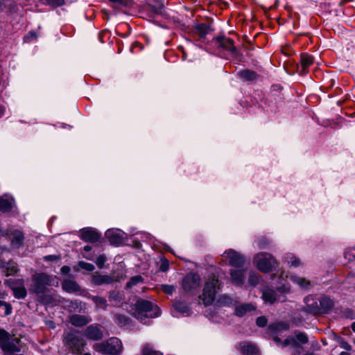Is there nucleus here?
Returning a JSON list of instances; mask_svg holds the SVG:
<instances>
[{
	"mask_svg": "<svg viewBox=\"0 0 355 355\" xmlns=\"http://www.w3.org/2000/svg\"><path fill=\"white\" fill-rule=\"evenodd\" d=\"M132 315L140 321L147 318H155L159 315V307L153 302L139 299L132 309Z\"/></svg>",
	"mask_w": 355,
	"mask_h": 355,
	"instance_id": "f257e3e1",
	"label": "nucleus"
},
{
	"mask_svg": "<svg viewBox=\"0 0 355 355\" xmlns=\"http://www.w3.org/2000/svg\"><path fill=\"white\" fill-rule=\"evenodd\" d=\"M93 348L103 354L119 355L122 352L123 345L119 338H111L105 342L95 343Z\"/></svg>",
	"mask_w": 355,
	"mask_h": 355,
	"instance_id": "f03ea898",
	"label": "nucleus"
},
{
	"mask_svg": "<svg viewBox=\"0 0 355 355\" xmlns=\"http://www.w3.org/2000/svg\"><path fill=\"white\" fill-rule=\"evenodd\" d=\"M220 288V284L215 275H212L206 281L202 295L200 297L205 305L212 304Z\"/></svg>",
	"mask_w": 355,
	"mask_h": 355,
	"instance_id": "7ed1b4c3",
	"label": "nucleus"
},
{
	"mask_svg": "<svg viewBox=\"0 0 355 355\" xmlns=\"http://www.w3.org/2000/svg\"><path fill=\"white\" fill-rule=\"evenodd\" d=\"M253 263L259 270L265 273L270 272L273 268L277 266L275 257L267 252L257 253L253 259Z\"/></svg>",
	"mask_w": 355,
	"mask_h": 355,
	"instance_id": "20e7f679",
	"label": "nucleus"
},
{
	"mask_svg": "<svg viewBox=\"0 0 355 355\" xmlns=\"http://www.w3.org/2000/svg\"><path fill=\"white\" fill-rule=\"evenodd\" d=\"M19 343V338L10 337L8 332L0 329V347L3 352H19L21 349Z\"/></svg>",
	"mask_w": 355,
	"mask_h": 355,
	"instance_id": "39448f33",
	"label": "nucleus"
},
{
	"mask_svg": "<svg viewBox=\"0 0 355 355\" xmlns=\"http://www.w3.org/2000/svg\"><path fill=\"white\" fill-rule=\"evenodd\" d=\"M51 283V279L49 275L43 272L35 274L33 276L30 291L36 294L44 293Z\"/></svg>",
	"mask_w": 355,
	"mask_h": 355,
	"instance_id": "423d86ee",
	"label": "nucleus"
},
{
	"mask_svg": "<svg viewBox=\"0 0 355 355\" xmlns=\"http://www.w3.org/2000/svg\"><path fill=\"white\" fill-rule=\"evenodd\" d=\"M64 344L73 354H80L85 345V340L73 333H68L64 337Z\"/></svg>",
	"mask_w": 355,
	"mask_h": 355,
	"instance_id": "0eeeda50",
	"label": "nucleus"
},
{
	"mask_svg": "<svg viewBox=\"0 0 355 355\" xmlns=\"http://www.w3.org/2000/svg\"><path fill=\"white\" fill-rule=\"evenodd\" d=\"M308 341V337L304 333H297L296 334L295 338H286L284 342V346L292 345L295 348V352L293 354H300L302 348L298 346V344H306Z\"/></svg>",
	"mask_w": 355,
	"mask_h": 355,
	"instance_id": "6e6552de",
	"label": "nucleus"
},
{
	"mask_svg": "<svg viewBox=\"0 0 355 355\" xmlns=\"http://www.w3.org/2000/svg\"><path fill=\"white\" fill-rule=\"evenodd\" d=\"M200 277L198 274L190 273L182 281V287L185 291H191L198 288L200 286Z\"/></svg>",
	"mask_w": 355,
	"mask_h": 355,
	"instance_id": "1a4fd4ad",
	"label": "nucleus"
},
{
	"mask_svg": "<svg viewBox=\"0 0 355 355\" xmlns=\"http://www.w3.org/2000/svg\"><path fill=\"white\" fill-rule=\"evenodd\" d=\"M224 254L231 266L237 268L243 266L245 262V259L243 255L232 249L225 251Z\"/></svg>",
	"mask_w": 355,
	"mask_h": 355,
	"instance_id": "9d476101",
	"label": "nucleus"
},
{
	"mask_svg": "<svg viewBox=\"0 0 355 355\" xmlns=\"http://www.w3.org/2000/svg\"><path fill=\"white\" fill-rule=\"evenodd\" d=\"M215 45L218 47L223 49L225 51L230 52L234 54L236 51V48L234 45L233 40L226 37L225 36H218L214 39Z\"/></svg>",
	"mask_w": 355,
	"mask_h": 355,
	"instance_id": "9b49d317",
	"label": "nucleus"
},
{
	"mask_svg": "<svg viewBox=\"0 0 355 355\" xmlns=\"http://www.w3.org/2000/svg\"><path fill=\"white\" fill-rule=\"evenodd\" d=\"M84 335L88 339L98 340L103 338V333L100 324H94L88 326L85 329Z\"/></svg>",
	"mask_w": 355,
	"mask_h": 355,
	"instance_id": "f8f14e48",
	"label": "nucleus"
},
{
	"mask_svg": "<svg viewBox=\"0 0 355 355\" xmlns=\"http://www.w3.org/2000/svg\"><path fill=\"white\" fill-rule=\"evenodd\" d=\"M6 282H10L12 284L10 285V288L13 291L14 296L17 299H24L26 297L27 291L24 286V281L22 279H19L17 281L15 284H18V286L14 285V282H11V280H8Z\"/></svg>",
	"mask_w": 355,
	"mask_h": 355,
	"instance_id": "ddd939ff",
	"label": "nucleus"
},
{
	"mask_svg": "<svg viewBox=\"0 0 355 355\" xmlns=\"http://www.w3.org/2000/svg\"><path fill=\"white\" fill-rule=\"evenodd\" d=\"M304 301L306 304L304 309L306 312L313 315H317L322 313L320 304L315 301L312 296L306 297Z\"/></svg>",
	"mask_w": 355,
	"mask_h": 355,
	"instance_id": "4468645a",
	"label": "nucleus"
},
{
	"mask_svg": "<svg viewBox=\"0 0 355 355\" xmlns=\"http://www.w3.org/2000/svg\"><path fill=\"white\" fill-rule=\"evenodd\" d=\"M8 236L13 248H19L23 245L24 236V234L20 230H12L8 234Z\"/></svg>",
	"mask_w": 355,
	"mask_h": 355,
	"instance_id": "2eb2a0df",
	"label": "nucleus"
},
{
	"mask_svg": "<svg viewBox=\"0 0 355 355\" xmlns=\"http://www.w3.org/2000/svg\"><path fill=\"white\" fill-rule=\"evenodd\" d=\"M80 237L86 242L95 243L99 240L100 234L92 229L86 228L81 231Z\"/></svg>",
	"mask_w": 355,
	"mask_h": 355,
	"instance_id": "dca6fc26",
	"label": "nucleus"
},
{
	"mask_svg": "<svg viewBox=\"0 0 355 355\" xmlns=\"http://www.w3.org/2000/svg\"><path fill=\"white\" fill-rule=\"evenodd\" d=\"M69 321L72 325L80 327L90 322L92 318L87 315L74 314L70 317Z\"/></svg>",
	"mask_w": 355,
	"mask_h": 355,
	"instance_id": "f3484780",
	"label": "nucleus"
},
{
	"mask_svg": "<svg viewBox=\"0 0 355 355\" xmlns=\"http://www.w3.org/2000/svg\"><path fill=\"white\" fill-rule=\"evenodd\" d=\"M92 282L95 285L109 284L114 282V279L110 275H102L95 272L92 275Z\"/></svg>",
	"mask_w": 355,
	"mask_h": 355,
	"instance_id": "a211bd4d",
	"label": "nucleus"
},
{
	"mask_svg": "<svg viewBox=\"0 0 355 355\" xmlns=\"http://www.w3.org/2000/svg\"><path fill=\"white\" fill-rule=\"evenodd\" d=\"M245 272V270L244 269L231 270L230 275L232 283L237 286L242 285L243 283Z\"/></svg>",
	"mask_w": 355,
	"mask_h": 355,
	"instance_id": "6ab92c4d",
	"label": "nucleus"
},
{
	"mask_svg": "<svg viewBox=\"0 0 355 355\" xmlns=\"http://www.w3.org/2000/svg\"><path fill=\"white\" fill-rule=\"evenodd\" d=\"M62 288L67 293H75L80 291L79 285L73 280L65 279L62 284Z\"/></svg>",
	"mask_w": 355,
	"mask_h": 355,
	"instance_id": "aec40b11",
	"label": "nucleus"
},
{
	"mask_svg": "<svg viewBox=\"0 0 355 355\" xmlns=\"http://www.w3.org/2000/svg\"><path fill=\"white\" fill-rule=\"evenodd\" d=\"M241 350L243 355H257L259 352L254 345L248 343L241 344Z\"/></svg>",
	"mask_w": 355,
	"mask_h": 355,
	"instance_id": "412c9836",
	"label": "nucleus"
},
{
	"mask_svg": "<svg viewBox=\"0 0 355 355\" xmlns=\"http://www.w3.org/2000/svg\"><path fill=\"white\" fill-rule=\"evenodd\" d=\"M14 200L5 197H0V211L3 212H9L13 207Z\"/></svg>",
	"mask_w": 355,
	"mask_h": 355,
	"instance_id": "4be33fe9",
	"label": "nucleus"
},
{
	"mask_svg": "<svg viewBox=\"0 0 355 355\" xmlns=\"http://www.w3.org/2000/svg\"><path fill=\"white\" fill-rule=\"evenodd\" d=\"M262 297L265 302L270 304L274 303L277 300L276 293L270 288H266L263 290Z\"/></svg>",
	"mask_w": 355,
	"mask_h": 355,
	"instance_id": "5701e85b",
	"label": "nucleus"
},
{
	"mask_svg": "<svg viewBox=\"0 0 355 355\" xmlns=\"http://www.w3.org/2000/svg\"><path fill=\"white\" fill-rule=\"evenodd\" d=\"M238 76L240 78L245 81H251L257 78V73L252 70L245 69L240 71L238 73Z\"/></svg>",
	"mask_w": 355,
	"mask_h": 355,
	"instance_id": "b1692460",
	"label": "nucleus"
},
{
	"mask_svg": "<svg viewBox=\"0 0 355 355\" xmlns=\"http://www.w3.org/2000/svg\"><path fill=\"white\" fill-rule=\"evenodd\" d=\"M254 310V307L251 304H244L239 305L235 309V313L239 317L243 316L248 312Z\"/></svg>",
	"mask_w": 355,
	"mask_h": 355,
	"instance_id": "393cba45",
	"label": "nucleus"
},
{
	"mask_svg": "<svg viewBox=\"0 0 355 355\" xmlns=\"http://www.w3.org/2000/svg\"><path fill=\"white\" fill-rule=\"evenodd\" d=\"M106 236L109 241L112 244H119L122 242V237L116 232L112 230H108L106 232Z\"/></svg>",
	"mask_w": 355,
	"mask_h": 355,
	"instance_id": "a878e982",
	"label": "nucleus"
},
{
	"mask_svg": "<svg viewBox=\"0 0 355 355\" xmlns=\"http://www.w3.org/2000/svg\"><path fill=\"white\" fill-rule=\"evenodd\" d=\"M313 62V58L308 54H302L301 55V65L304 73L306 72V69Z\"/></svg>",
	"mask_w": 355,
	"mask_h": 355,
	"instance_id": "bb28decb",
	"label": "nucleus"
},
{
	"mask_svg": "<svg viewBox=\"0 0 355 355\" xmlns=\"http://www.w3.org/2000/svg\"><path fill=\"white\" fill-rule=\"evenodd\" d=\"M319 304L321 307L322 313H326L333 306L332 300L327 297H321L319 300Z\"/></svg>",
	"mask_w": 355,
	"mask_h": 355,
	"instance_id": "cd10ccee",
	"label": "nucleus"
},
{
	"mask_svg": "<svg viewBox=\"0 0 355 355\" xmlns=\"http://www.w3.org/2000/svg\"><path fill=\"white\" fill-rule=\"evenodd\" d=\"M291 280L299 285L302 288L306 289L310 285V282L305 279L304 278L297 277V276H291Z\"/></svg>",
	"mask_w": 355,
	"mask_h": 355,
	"instance_id": "c85d7f7f",
	"label": "nucleus"
},
{
	"mask_svg": "<svg viewBox=\"0 0 355 355\" xmlns=\"http://www.w3.org/2000/svg\"><path fill=\"white\" fill-rule=\"evenodd\" d=\"M92 301L96 304L98 308L105 309L107 308V301L104 297L98 296H92Z\"/></svg>",
	"mask_w": 355,
	"mask_h": 355,
	"instance_id": "c756f323",
	"label": "nucleus"
},
{
	"mask_svg": "<svg viewBox=\"0 0 355 355\" xmlns=\"http://www.w3.org/2000/svg\"><path fill=\"white\" fill-rule=\"evenodd\" d=\"M175 309L178 311L180 313L183 314H189L190 313V309L188 305L182 302H176L174 304Z\"/></svg>",
	"mask_w": 355,
	"mask_h": 355,
	"instance_id": "7c9ffc66",
	"label": "nucleus"
},
{
	"mask_svg": "<svg viewBox=\"0 0 355 355\" xmlns=\"http://www.w3.org/2000/svg\"><path fill=\"white\" fill-rule=\"evenodd\" d=\"M285 259L291 267L295 268L301 264L300 260L293 254H287Z\"/></svg>",
	"mask_w": 355,
	"mask_h": 355,
	"instance_id": "2f4dec72",
	"label": "nucleus"
},
{
	"mask_svg": "<svg viewBox=\"0 0 355 355\" xmlns=\"http://www.w3.org/2000/svg\"><path fill=\"white\" fill-rule=\"evenodd\" d=\"M142 355H163L162 353L153 350L148 344L144 345L142 350Z\"/></svg>",
	"mask_w": 355,
	"mask_h": 355,
	"instance_id": "473e14b6",
	"label": "nucleus"
},
{
	"mask_svg": "<svg viewBox=\"0 0 355 355\" xmlns=\"http://www.w3.org/2000/svg\"><path fill=\"white\" fill-rule=\"evenodd\" d=\"M344 257L349 261L355 260V248H349L345 250Z\"/></svg>",
	"mask_w": 355,
	"mask_h": 355,
	"instance_id": "72a5a7b5",
	"label": "nucleus"
},
{
	"mask_svg": "<svg viewBox=\"0 0 355 355\" xmlns=\"http://www.w3.org/2000/svg\"><path fill=\"white\" fill-rule=\"evenodd\" d=\"M143 281V278L141 276H135L130 279V280L127 283L126 286L128 288H131L133 286L137 284L139 282Z\"/></svg>",
	"mask_w": 355,
	"mask_h": 355,
	"instance_id": "f704fd0d",
	"label": "nucleus"
},
{
	"mask_svg": "<svg viewBox=\"0 0 355 355\" xmlns=\"http://www.w3.org/2000/svg\"><path fill=\"white\" fill-rule=\"evenodd\" d=\"M17 271V268L14 264H8V266L6 267V270L4 271L6 276H10L12 275H14Z\"/></svg>",
	"mask_w": 355,
	"mask_h": 355,
	"instance_id": "c9c22d12",
	"label": "nucleus"
},
{
	"mask_svg": "<svg viewBox=\"0 0 355 355\" xmlns=\"http://www.w3.org/2000/svg\"><path fill=\"white\" fill-rule=\"evenodd\" d=\"M78 266L80 268L87 271H92L94 270V266L93 264L85 261H80L78 263Z\"/></svg>",
	"mask_w": 355,
	"mask_h": 355,
	"instance_id": "e433bc0d",
	"label": "nucleus"
},
{
	"mask_svg": "<svg viewBox=\"0 0 355 355\" xmlns=\"http://www.w3.org/2000/svg\"><path fill=\"white\" fill-rule=\"evenodd\" d=\"M116 322L120 325H125L128 322V318L123 315H116Z\"/></svg>",
	"mask_w": 355,
	"mask_h": 355,
	"instance_id": "4c0bfd02",
	"label": "nucleus"
},
{
	"mask_svg": "<svg viewBox=\"0 0 355 355\" xmlns=\"http://www.w3.org/2000/svg\"><path fill=\"white\" fill-rule=\"evenodd\" d=\"M162 290L166 294L171 295L175 291V287L171 285H162Z\"/></svg>",
	"mask_w": 355,
	"mask_h": 355,
	"instance_id": "58836bf2",
	"label": "nucleus"
},
{
	"mask_svg": "<svg viewBox=\"0 0 355 355\" xmlns=\"http://www.w3.org/2000/svg\"><path fill=\"white\" fill-rule=\"evenodd\" d=\"M256 323H257V326H259L260 327H263L267 324V319L264 316H260V317L257 318V319L256 320Z\"/></svg>",
	"mask_w": 355,
	"mask_h": 355,
	"instance_id": "ea45409f",
	"label": "nucleus"
},
{
	"mask_svg": "<svg viewBox=\"0 0 355 355\" xmlns=\"http://www.w3.org/2000/svg\"><path fill=\"white\" fill-rule=\"evenodd\" d=\"M47 3L53 6H60L64 3V0H46Z\"/></svg>",
	"mask_w": 355,
	"mask_h": 355,
	"instance_id": "a19ab883",
	"label": "nucleus"
},
{
	"mask_svg": "<svg viewBox=\"0 0 355 355\" xmlns=\"http://www.w3.org/2000/svg\"><path fill=\"white\" fill-rule=\"evenodd\" d=\"M248 282L250 285L254 286L258 283L259 277L254 273H251Z\"/></svg>",
	"mask_w": 355,
	"mask_h": 355,
	"instance_id": "79ce46f5",
	"label": "nucleus"
},
{
	"mask_svg": "<svg viewBox=\"0 0 355 355\" xmlns=\"http://www.w3.org/2000/svg\"><path fill=\"white\" fill-rule=\"evenodd\" d=\"M106 261V257L105 255L102 254L97 257L96 259V265L100 268H102L103 267L104 263Z\"/></svg>",
	"mask_w": 355,
	"mask_h": 355,
	"instance_id": "37998d69",
	"label": "nucleus"
},
{
	"mask_svg": "<svg viewBox=\"0 0 355 355\" xmlns=\"http://www.w3.org/2000/svg\"><path fill=\"white\" fill-rule=\"evenodd\" d=\"M44 300L46 303L52 304L53 305H56L58 303L60 302V300H55L53 296L46 295L44 297Z\"/></svg>",
	"mask_w": 355,
	"mask_h": 355,
	"instance_id": "c03bdc74",
	"label": "nucleus"
},
{
	"mask_svg": "<svg viewBox=\"0 0 355 355\" xmlns=\"http://www.w3.org/2000/svg\"><path fill=\"white\" fill-rule=\"evenodd\" d=\"M110 2L113 3V8H119L121 6L125 5V1L124 0H108Z\"/></svg>",
	"mask_w": 355,
	"mask_h": 355,
	"instance_id": "a18cd8bd",
	"label": "nucleus"
},
{
	"mask_svg": "<svg viewBox=\"0 0 355 355\" xmlns=\"http://www.w3.org/2000/svg\"><path fill=\"white\" fill-rule=\"evenodd\" d=\"M208 29L209 27L206 24H200L198 26V31L202 35H205L207 33Z\"/></svg>",
	"mask_w": 355,
	"mask_h": 355,
	"instance_id": "49530a36",
	"label": "nucleus"
},
{
	"mask_svg": "<svg viewBox=\"0 0 355 355\" xmlns=\"http://www.w3.org/2000/svg\"><path fill=\"white\" fill-rule=\"evenodd\" d=\"M340 347L347 351L351 350V345L346 341L342 340L340 343Z\"/></svg>",
	"mask_w": 355,
	"mask_h": 355,
	"instance_id": "de8ad7c7",
	"label": "nucleus"
},
{
	"mask_svg": "<svg viewBox=\"0 0 355 355\" xmlns=\"http://www.w3.org/2000/svg\"><path fill=\"white\" fill-rule=\"evenodd\" d=\"M278 291L282 293H288L290 292V288L284 285L282 287L278 288Z\"/></svg>",
	"mask_w": 355,
	"mask_h": 355,
	"instance_id": "09e8293b",
	"label": "nucleus"
},
{
	"mask_svg": "<svg viewBox=\"0 0 355 355\" xmlns=\"http://www.w3.org/2000/svg\"><path fill=\"white\" fill-rule=\"evenodd\" d=\"M5 307H6V311H5V313L6 315H10L12 312V307L10 304L6 303V304H4Z\"/></svg>",
	"mask_w": 355,
	"mask_h": 355,
	"instance_id": "8fccbe9b",
	"label": "nucleus"
},
{
	"mask_svg": "<svg viewBox=\"0 0 355 355\" xmlns=\"http://www.w3.org/2000/svg\"><path fill=\"white\" fill-rule=\"evenodd\" d=\"M44 259L46 261H54V260L57 259V257H56V256L49 255V256L45 257Z\"/></svg>",
	"mask_w": 355,
	"mask_h": 355,
	"instance_id": "3c124183",
	"label": "nucleus"
},
{
	"mask_svg": "<svg viewBox=\"0 0 355 355\" xmlns=\"http://www.w3.org/2000/svg\"><path fill=\"white\" fill-rule=\"evenodd\" d=\"M69 270H70V268L69 266H64L62 267V268H61V271L64 274L69 272Z\"/></svg>",
	"mask_w": 355,
	"mask_h": 355,
	"instance_id": "603ef678",
	"label": "nucleus"
},
{
	"mask_svg": "<svg viewBox=\"0 0 355 355\" xmlns=\"http://www.w3.org/2000/svg\"><path fill=\"white\" fill-rule=\"evenodd\" d=\"M109 297L110 300H112V299L116 300V294L114 291L110 292Z\"/></svg>",
	"mask_w": 355,
	"mask_h": 355,
	"instance_id": "864d4df0",
	"label": "nucleus"
},
{
	"mask_svg": "<svg viewBox=\"0 0 355 355\" xmlns=\"http://www.w3.org/2000/svg\"><path fill=\"white\" fill-rule=\"evenodd\" d=\"M92 250V247L90 245H85L84 247V250L86 252H89Z\"/></svg>",
	"mask_w": 355,
	"mask_h": 355,
	"instance_id": "5fc2aeb1",
	"label": "nucleus"
},
{
	"mask_svg": "<svg viewBox=\"0 0 355 355\" xmlns=\"http://www.w3.org/2000/svg\"><path fill=\"white\" fill-rule=\"evenodd\" d=\"M257 245H258V246H259V248H264V245H263V243H262L261 242H259Z\"/></svg>",
	"mask_w": 355,
	"mask_h": 355,
	"instance_id": "6e6d98bb",
	"label": "nucleus"
},
{
	"mask_svg": "<svg viewBox=\"0 0 355 355\" xmlns=\"http://www.w3.org/2000/svg\"><path fill=\"white\" fill-rule=\"evenodd\" d=\"M352 329L355 332V321L352 324Z\"/></svg>",
	"mask_w": 355,
	"mask_h": 355,
	"instance_id": "4d7b16f0",
	"label": "nucleus"
},
{
	"mask_svg": "<svg viewBox=\"0 0 355 355\" xmlns=\"http://www.w3.org/2000/svg\"><path fill=\"white\" fill-rule=\"evenodd\" d=\"M340 355H350L348 352H342Z\"/></svg>",
	"mask_w": 355,
	"mask_h": 355,
	"instance_id": "13d9d810",
	"label": "nucleus"
},
{
	"mask_svg": "<svg viewBox=\"0 0 355 355\" xmlns=\"http://www.w3.org/2000/svg\"><path fill=\"white\" fill-rule=\"evenodd\" d=\"M6 302H3V301L0 300V306H3V305L4 306V304H6Z\"/></svg>",
	"mask_w": 355,
	"mask_h": 355,
	"instance_id": "bf43d9fd",
	"label": "nucleus"
},
{
	"mask_svg": "<svg viewBox=\"0 0 355 355\" xmlns=\"http://www.w3.org/2000/svg\"><path fill=\"white\" fill-rule=\"evenodd\" d=\"M3 114V108L0 107V114Z\"/></svg>",
	"mask_w": 355,
	"mask_h": 355,
	"instance_id": "052dcab7",
	"label": "nucleus"
},
{
	"mask_svg": "<svg viewBox=\"0 0 355 355\" xmlns=\"http://www.w3.org/2000/svg\"><path fill=\"white\" fill-rule=\"evenodd\" d=\"M283 325H284L285 329H287L288 328V326L286 324H284Z\"/></svg>",
	"mask_w": 355,
	"mask_h": 355,
	"instance_id": "680f3d73",
	"label": "nucleus"
},
{
	"mask_svg": "<svg viewBox=\"0 0 355 355\" xmlns=\"http://www.w3.org/2000/svg\"><path fill=\"white\" fill-rule=\"evenodd\" d=\"M32 36L35 37V35L34 33H30Z\"/></svg>",
	"mask_w": 355,
	"mask_h": 355,
	"instance_id": "e2e57ef3",
	"label": "nucleus"
},
{
	"mask_svg": "<svg viewBox=\"0 0 355 355\" xmlns=\"http://www.w3.org/2000/svg\"><path fill=\"white\" fill-rule=\"evenodd\" d=\"M275 341H279V340L277 338H275Z\"/></svg>",
	"mask_w": 355,
	"mask_h": 355,
	"instance_id": "0e129e2a",
	"label": "nucleus"
}]
</instances>
